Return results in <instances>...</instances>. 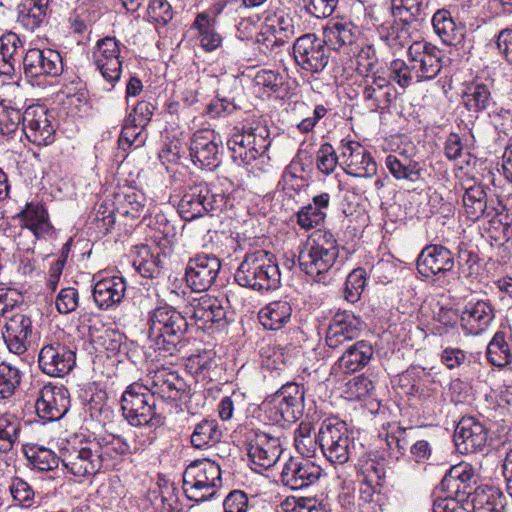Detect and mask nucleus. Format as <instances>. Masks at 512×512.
Segmentation results:
<instances>
[{
    "instance_id": "obj_1",
    "label": "nucleus",
    "mask_w": 512,
    "mask_h": 512,
    "mask_svg": "<svg viewBox=\"0 0 512 512\" xmlns=\"http://www.w3.org/2000/svg\"><path fill=\"white\" fill-rule=\"evenodd\" d=\"M188 329L186 318L174 307L164 304L148 312V339L155 350L173 355Z\"/></svg>"
},
{
    "instance_id": "obj_2",
    "label": "nucleus",
    "mask_w": 512,
    "mask_h": 512,
    "mask_svg": "<svg viewBox=\"0 0 512 512\" xmlns=\"http://www.w3.org/2000/svg\"><path fill=\"white\" fill-rule=\"evenodd\" d=\"M234 280L243 287L270 291L279 287L280 271L273 254L257 250L246 255L234 274Z\"/></svg>"
},
{
    "instance_id": "obj_3",
    "label": "nucleus",
    "mask_w": 512,
    "mask_h": 512,
    "mask_svg": "<svg viewBox=\"0 0 512 512\" xmlns=\"http://www.w3.org/2000/svg\"><path fill=\"white\" fill-rule=\"evenodd\" d=\"M339 256V245L334 235L325 230L315 231L307 240L298 255L301 270L318 278L328 272Z\"/></svg>"
},
{
    "instance_id": "obj_4",
    "label": "nucleus",
    "mask_w": 512,
    "mask_h": 512,
    "mask_svg": "<svg viewBox=\"0 0 512 512\" xmlns=\"http://www.w3.org/2000/svg\"><path fill=\"white\" fill-rule=\"evenodd\" d=\"M121 410L123 417L132 426L157 428L165 422L156 399L139 382L130 384L122 393Z\"/></svg>"
},
{
    "instance_id": "obj_5",
    "label": "nucleus",
    "mask_w": 512,
    "mask_h": 512,
    "mask_svg": "<svg viewBox=\"0 0 512 512\" xmlns=\"http://www.w3.org/2000/svg\"><path fill=\"white\" fill-rule=\"evenodd\" d=\"M317 441L325 458L335 465H343L357 454L352 432L338 418H327L321 423Z\"/></svg>"
},
{
    "instance_id": "obj_6",
    "label": "nucleus",
    "mask_w": 512,
    "mask_h": 512,
    "mask_svg": "<svg viewBox=\"0 0 512 512\" xmlns=\"http://www.w3.org/2000/svg\"><path fill=\"white\" fill-rule=\"evenodd\" d=\"M221 486L222 470L220 464L215 461L194 462L184 471L183 491L191 501L211 499Z\"/></svg>"
},
{
    "instance_id": "obj_7",
    "label": "nucleus",
    "mask_w": 512,
    "mask_h": 512,
    "mask_svg": "<svg viewBox=\"0 0 512 512\" xmlns=\"http://www.w3.org/2000/svg\"><path fill=\"white\" fill-rule=\"evenodd\" d=\"M269 133L265 127L235 126L226 144L231 159L239 166L248 165L268 149Z\"/></svg>"
},
{
    "instance_id": "obj_8",
    "label": "nucleus",
    "mask_w": 512,
    "mask_h": 512,
    "mask_svg": "<svg viewBox=\"0 0 512 512\" xmlns=\"http://www.w3.org/2000/svg\"><path fill=\"white\" fill-rule=\"evenodd\" d=\"M303 402V389L294 382H288L276 393L268 396L262 408L273 424L294 423L302 415Z\"/></svg>"
},
{
    "instance_id": "obj_9",
    "label": "nucleus",
    "mask_w": 512,
    "mask_h": 512,
    "mask_svg": "<svg viewBox=\"0 0 512 512\" xmlns=\"http://www.w3.org/2000/svg\"><path fill=\"white\" fill-rule=\"evenodd\" d=\"M97 450L93 439L74 437L60 449V460L64 468L74 476L85 477L100 471Z\"/></svg>"
},
{
    "instance_id": "obj_10",
    "label": "nucleus",
    "mask_w": 512,
    "mask_h": 512,
    "mask_svg": "<svg viewBox=\"0 0 512 512\" xmlns=\"http://www.w3.org/2000/svg\"><path fill=\"white\" fill-rule=\"evenodd\" d=\"M296 64L310 73H319L329 63L330 52L327 42L313 33L304 34L293 44Z\"/></svg>"
},
{
    "instance_id": "obj_11",
    "label": "nucleus",
    "mask_w": 512,
    "mask_h": 512,
    "mask_svg": "<svg viewBox=\"0 0 512 512\" xmlns=\"http://www.w3.org/2000/svg\"><path fill=\"white\" fill-rule=\"evenodd\" d=\"M408 60L418 82L434 79L442 69L444 53L426 41H415L408 47Z\"/></svg>"
},
{
    "instance_id": "obj_12",
    "label": "nucleus",
    "mask_w": 512,
    "mask_h": 512,
    "mask_svg": "<svg viewBox=\"0 0 512 512\" xmlns=\"http://www.w3.org/2000/svg\"><path fill=\"white\" fill-rule=\"evenodd\" d=\"M25 76L38 84L46 77H58L64 65L60 53L53 49H28L22 59Z\"/></svg>"
},
{
    "instance_id": "obj_13",
    "label": "nucleus",
    "mask_w": 512,
    "mask_h": 512,
    "mask_svg": "<svg viewBox=\"0 0 512 512\" xmlns=\"http://www.w3.org/2000/svg\"><path fill=\"white\" fill-rule=\"evenodd\" d=\"M41 371L51 377H64L76 365V353L69 346L57 340L44 343L38 355Z\"/></svg>"
},
{
    "instance_id": "obj_14",
    "label": "nucleus",
    "mask_w": 512,
    "mask_h": 512,
    "mask_svg": "<svg viewBox=\"0 0 512 512\" xmlns=\"http://www.w3.org/2000/svg\"><path fill=\"white\" fill-rule=\"evenodd\" d=\"M157 400L177 401L185 391V382L176 371L168 367L150 370L139 382Z\"/></svg>"
},
{
    "instance_id": "obj_15",
    "label": "nucleus",
    "mask_w": 512,
    "mask_h": 512,
    "mask_svg": "<svg viewBox=\"0 0 512 512\" xmlns=\"http://www.w3.org/2000/svg\"><path fill=\"white\" fill-rule=\"evenodd\" d=\"M53 114L42 105L29 106L23 113L22 130L31 143L46 146L54 141Z\"/></svg>"
},
{
    "instance_id": "obj_16",
    "label": "nucleus",
    "mask_w": 512,
    "mask_h": 512,
    "mask_svg": "<svg viewBox=\"0 0 512 512\" xmlns=\"http://www.w3.org/2000/svg\"><path fill=\"white\" fill-rule=\"evenodd\" d=\"M92 58L103 79L114 87L122 71L119 42L114 37L98 40L93 48Z\"/></svg>"
},
{
    "instance_id": "obj_17",
    "label": "nucleus",
    "mask_w": 512,
    "mask_h": 512,
    "mask_svg": "<svg viewBox=\"0 0 512 512\" xmlns=\"http://www.w3.org/2000/svg\"><path fill=\"white\" fill-rule=\"evenodd\" d=\"M489 430L476 418L463 417L458 422L454 442L461 453H476L483 451L487 446Z\"/></svg>"
},
{
    "instance_id": "obj_18",
    "label": "nucleus",
    "mask_w": 512,
    "mask_h": 512,
    "mask_svg": "<svg viewBox=\"0 0 512 512\" xmlns=\"http://www.w3.org/2000/svg\"><path fill=\"white\" fill-rule=\"evenodd\" d=\"M280 439L267 433H254L253 440L247 446V456L255 471L273 467L282 454Z\"/></svg>"
},
{
    "instance_id": "obj_19",
    "label": "nucleus",
    "mask_w": 512,
    "mask_h": 512,
    "mask_svg": "<svg viewBox=\"0 0 512 512\" xmlns=\"http://www.w3.org/2000/svg\"><path fill=\"white\" fill-rule=\"evenodd\" d=\"M221 261L212 255H199L189 260L185 278L187 285L195 292L206 291L215 281Z\"/></svg>"
},
{
    "instance_id": "obj_20",
    "label": "nucleus",
    "mask_w": 512,
    "mask_h": 512,
    "mask_svg": "<svg viewBox=\"0 0 512 512\" xmlns=\"http://www.w3.org/2000/svg\"><path fill=\"white\" fill-rule=\"evenodd\" d=\"M340 149L346 174L360 178H371L376 175L377 163L359 142L347 141L341 144Z\"/></svg>"
},
{
    "instance_id": "obj_21",
    "label": "nucleus",
    "mask_w": 512,
    "mask_h": 512,
    "mask_svg": "<svg viewBox=\"0 0 512 512\" xmlns=\"http://www.w3.org/2000/svg\"><path fill=\"white\" fill-rule=\"evenodd\" d=\"M322 474V468L305 458H290L281 472V481L291 490H299L315 484Z\"/></svg>"
},
{
    "instance_id": "obj_22",
    "label": "nucleus",
    "mask_w": 512,
    "mask_h": 512,
    "mask_svg": "<svg viewBox=\"0 0 512 512\" xmlns=\"http://www.w3.org/2000/svg\"><path fill=\"white\" fill-rule=\"evenodd\" d=\"M70 397L63 386L45 385L36 401V412L45 421L61 419L69 410Z\"/></svg>"
},
{
    "instance_id": "obj_23",
    "label": "nucleus",
    "mask_w": 512,
    "mask_h": 512,
    "mask_svg": "<svg viewBox=\"0 0 512 512\" xmlns=\"http://www.w3.org/2000/svg\"><path fill=\"white\" fill-rule=\"evenodd\" d=\"M454 265L453 253L439 244L425 246L417 258V270L425 278L445 275L452 271Z\"/></svg>"
},
{
    "instance_id": "obj_24",
    "label": "nucleus",
    "mask_w": 512,
    "mask_h": 512,
    "mask_svg": "<svg viewBox=\"0 0 512 512\" xmlns=\"http://www.w3.org/2000/svg\"><path fill=\"white\" fill-rule=\"evenodd\" d=\"M495 319V308L489 300L469 301L460 316V325L466 335H480Z\"/></svg>"
},
{
    "instance_id": "obj_25",
    "label": "nucleus",
    "mask_w": 512,
    "mask_h": 512,
    "mask_svg": "<svg viewBox=\"0 0 512 512\" xmlns=\"http://www.w3.org/2000/svg\"><path fill=\"white\" fill-rule=\"evenodd\" d=\"M93 443L99 456L100 470L115 469L121 463L123 456L132 453V447L121 435L106 434L95 437Z\"/></svg>"
},
{
    "instance_id": "obj_26",
    "label": "nucleus",
    "mask_w": 512,
    "mask_h": 512,
    "mask_svg": "<svg viewBox=\"0 0 512 512\" xmlns=\"http://www.w3.org/2000/svg\"><path fill=\"white\" fill-rule=\"evenodd\" d=\"M32 334V321L22 313H13L5 319L3 340L8 350L16 355L28 349V338Z\"/></svg>"
},
{
    "instance_id": "obj_27",
    "label": "nucleus",
    "mask_w": 512,
    "mask_h": 512,
    "mask_svg": "<svg viewBox=\"0 0 512 512\" xmlns=\"http://www.w3.org/2000/svg\"><path fill=\"white\" fill-rule=\"evenodd\" d=\"M361 320L348 311L337 312L326 333V344L337 349L341 345L356 339L360 334Z\"/></svg>"
},
{
    "instance_id": "obj_28",
    "label": "nucleus",
    "mask_w": 512,
    "mask_h": 512,
    "mask_svg": "<svg viewBox=\"0 0 512 512\" xmlns=\"http://www.w3.org/2000/svg\"><path fill=\"white\" fill-rule=\"evenodd\" d=\"M127 284L122 276L113 275L98 280L93 287V299L99 309L107 310L121 303Z\"/></svg>"
},
{
    "instance_id": "obj_29",
    "label": "nucleus",
    "mask_w": 512,
    "mask_h": 512,
    "mask_svg": "<svg viewBox=\"0 0 512 512\" xmlns=\"http://www.w3.org/2000/svg\"><path fill=\"white\" fill-rule=\"evenodd\" d=\"M189 151L194 164L199 163L202 167L212 170L220 163L218 159V143L209 131H197L194 133L191 138Z\"/></svg>"
},
{
    "instance_id": "obj_30",
    "label": "nucleus",
    "mask_w": 512,
    "mask_h": 512,
    "mask_svg": "<svg viewBox=\"0 0 512 512\" xmlns=\"http://www.w3.org/2000/svg\"><path fill=\"white\" fill-rule=\"evenodd\" d=\"M185 313L196 321H203L205 325L211 323L221 327L224 319L222 300L208 294L192 299Z\"/></svg>"
},
{
    "instance_id": "obj_31",
    "label": "nucleus",
    "mask_w": 512,
    "mask_h": 512,
    "mask_svg": "<svg viewBox=\"0 0 512 512\" xmlns=\"http://www.w3.org/2000/svg\"><path fill=\"white\" fill-rule=\"evenodd\" d=\"M374 350L370 343L361 340L348 345L342 356L336 361L333 370L351 374L364 368L373 357Z\"/></svg>"
},
{
    "instance_id": "obj_32",
    "label": "nucleus",
    "mask_w": 512,
    "mask_h": 512,
    "mask_svg": "<svg viewBox=\"0 0 512 512\" xmlns=\"http://www.w3.org/2000/svg\"><path fill=\"white\" fill-rule=\"evenodd\" d=\"M462 201L465 213L470 220L476 221L482 217H493L497 214L493 200H488L485 188L481 184L466 188Z\"/></svg>"
},
{
    "instance_id": "obj_33",
    "label": "nucleus",
    "mask_w": 512,
    "mask_h": 512,
    "mask_svg": "<svg viewBox=\"0 0 512 512\" xmlns=\"http://www.w3.org/2000/svg\"><path fill=\"white\" fill-rule=\"evenodd\" d=\"M208 191L201 186L189 187L178 203V212L186 221L201 217L208 211H215L217 207L207 202Z\"/></svg>"
},
{
    "instance_id": "obj_34",
    "label": "nucleus",
    "mask_w": 512,
    "mask_h": 512,
    "mask_svg": "<svg viewBox=\"0 0 512 512\" xmlns=\"http://www.w3.org/2000/svg\"><path fill=\"white\" fill-rule=\"evenodd\" d=\"M358 35L359 30L351 21L330 20L323 30L324 40L333 50L354 44Z\"/></svg>"
},
{
    "instance_id": "obj_35",
    "label": "nucleus",
    "mask_w": 512,
    "mask_h": 512,
    "mask_svg": "<svg viewBox=\"0 0 512 512\" xmlns=\"http://www.w3.org/2000/svg\"><path fill=\"white\" fill-rule=\"evenodd\" d=\"M50 0H22L17 6V21L26 30L35 31L47 22Z\"/></svg>"
},
{
    "instance_id": "obj_36",
    "label": "nucleus",
    "mask_w": 512,
    "mask_h": 512,
    "mask_svg": "<svg viewBox=\"0 0 512 512\" xmlns=\"http://www.w3.org/2000/svg\"><path fill=\"white\" fill-rule=\"evenodd\" d=\"M222 8L221 3H216L208 11L198 14L195 19L194 27L198 29L201 45L207 51L216 49L222 42V37L215 33L213 28L216 17L221 13Z\"/></svg>"
},
{
    "instance_id": "obj_37",
    "label": "nucleus",
    "mask_w": 512,
    "mask_h": 512,
    "mask_svg": "<svg viewBox=\"0 0 512 512\" xmlns=\"http://www.w3.org/2000/svg\"><path fill=\"white\" fill-rule=\"evenodd\" d=\"M462 103L468 111L474 113L489 109L494 104L490 87L478 81L466 84L462 93Z\"/></svg>"
},
{
    "instance_id": "obj_38",
    "label": "nucleus",
    "mask_w": 512,
    "mask_h": 512,
    "mask_svg": "<svg viewBox=\"0 0 512 512\" xmlns=\"http://www.w3.org/2000/svg\"><path fill=\"white\" fill-rule=\"evenodd\" d=\"M18 216L23 221L22 228L33 233L36 238L42 237L51 229L48 213L41 203H27Z\"/></svg>"
},
{
    "instance_id": "obj_39",
    "label": "nucleus",
    "mask_w": 512,
    "mask_h": 512,
    "mask_svg": "<svg viewBox=\"0 0 512 512\" xmlns=\"http://www.w3.org/2000/svg\"><path fill=\"white\" fill-rule=\"evenodd\" d=\"M292 307L287 301H273L263 307L258 318L267 330H279L290 321Z\"/></svg>"
},
{
    "instance_id": "obj_40",
    "label": "nucleus",
    "mask_w": 512,
    "mask_h": 512,
    "mask_svg": "<svg viewBox=\"0 0 512 512\" xmlns=\"http://www.w3.org/2000/svg\"><path fill=\"white\" fill-rule=\"evenodd\" d=\"M470 497L474 512H505V496L493 487H477Z\"/></svg>"
},
{
    "instance_id": "obj_41",
    "label": "nucleus",
    "mask_w": 512,
    "mask_h": 512,
    "mask_svg": "<svg viewBox=\"0 0 512 512\" xmlns=\"http://www.w3.org/2000/svg\"><path fill=\"white\" fill-rule=\"evenodd\" d=\"M385 164L397 180L415 182L420 178L421 168L419 163L402 153L397 155L389 154L385 159Z\"/></svg>"
},
{
    "instance_id": "obj_42",
    "label": "nucleus",
    "mask_w": 512,
    "mask_h": 512,
    "mask_svg": "<svg viewBox=\"0 0 512 512\" xmlns=\"http://www.w3.org/2000/svg\"><path fill=\"white\" fill-rule=\"evenodd\" d=\"M432 25L435 33L444 44L456 45L461 41L462 33L454 22L450 11L439 9L432 18Z\"/></svg>"
},
{
    "instance_id": "obj_43",
    "label": "nucleus",
    "mask_w": 512,
    "mask_h": 512,
    "mask_svg": "<svg viewBox=\"0 0 512 512\" xmlns=\"http://www.w3.org/2000/svg\"><path fill=\"white\" fill-rule=\"evenodd\" d=\"M379 33L380 39L394 52L401 50L410 43V23L403 19L394 21L387 26L383 25Z\"/></svg>"
},
{
    "instance_id": "obj_44",
    "label": "nucleus",
    "mask_w": 512,
    "mask_h": 512,
    "mask_svg": "<svg viewBox=\"0 0 512 512\" xmlns=\"http://www.w3.org/2000/svg\"><path fill=\"white\" fill-rule=\"evenodd\" d=\"M22 43L15 33L0 36V74L11 76L15 72L16 56Z\"/></svg>"
},
{
    "instance_id": "obj_45",
    "label": "nucleus",
    "mask_w": 512,
    "mask_h": 512,
    "mask_svg": "<svg viewBox=\"0 0 512 512\" xmlns=\"http://www.w3.org/2000/svg\"><path fill=\"white\" fill-rule=\"evenodd\" d=\"M223 433L216 420H203L198 423L191 435V444L194 448L203 449L213 447L222 439Z\"/></svg>"
},
{
    "instance_id": "obj_46",
    "label": "nucleus",
    "mask_w": 512,
    "mask_h": 512,
    "mask_svg": "<svg viewBox=\"0 0 512 512\" xmlns=\"http://www.w3.org/2000/svg\"><path fill=\"white\" fill-rule=\"evenodd\" d=\"M22 428L21 420L9 412L0 413V452H10L18 442Z\"/></svg>"
},
{
    "instance_id": "obj_47",
    "label": "nucleus",
    "mask_w": 512,
    "mask_h": 512,
    "mask_svg": "<svg viewBox=\"0 0 512 512\" xmlns=\"http://www.w3.org/2000/svg\"><path fill=\"white\" fill-rule=\"evenodd\" d=\"M23 453L34 469L38 471H49L58 466L60 455L57 456L52 450L37 444L25 445Z\"/></svg>"
},
{
    "instance_id": "obj_48",
    "label": "nucleus",
    "mask_w": 512,
    "mask_h": 512,
    "mask_svg": "<svg viewBox=\"0 0 512 512\" xmlns=\"http://www.w3.org/2000/svg\"><path fill=\"white\" fill-rule=\"evenodd\" d=\"M356 466L363 475V483L368 490H373L374 486H382L386 476L384 460H378L369 456L359 458Z\"/></svg>"
},
{
    "instance_id": "obj_49",
    "label": "nucleus",
    "mask_w": 512,
    "mask_h": 512,
    "mask_svg": "<svg viewBox=\"0 0 512 512\" xmlns=\"http://www.w3.org/2000/svg\"><path fill=\"white\" fill-rule=\"evenodd\" d=\"M473 478L474 473L471 466L467 463H460L450 468L442 480V485L448 489H455L456 493L462 491L470 497L473 492L467 491V488H470V482Z\"/></svg>"
},
{
    "instance_id": "obj_50",
    "label": "nucleus",
    "mask_w": 512,
    "mask_h": 512,
    "mask_svg": "<svg viewBox=\"0 0 512 512\" xmlns=\"http://www.w3.org/2000/svg\"><path fill=\"white\" fill-rule=\"evenodd\" d=\"M487 359L496 367H505L512 363V354L505 340V333L497 331L487 346Z\"/></svg>"
},
{
    "instance_id": "obj_51",
    "label": "nucleus",
    "mask_w": 512,
    "mask_h": 512,
    "mask_svg": "<svg viewBox=\"0 0 512 512\" xmlns=\"http://www.w3.org/2000/svg\"><path fill=\"white\" fill-rule=\"evenodd\" d=\"M308 110L309 106L304 101H296L293 103L292 111L297 117H302L296 125L297 129L302 134L311 132L317 122L324 118L328 112V109L322 104L315 106L312 111V116H306Z\"/></svg>"
},
{
    "instance_id": "obj_52",
    "label": "nucleus",
    "mask_w": 512,
    "mask_h": 512,
    "mask_svg": "<svg viewBox=\"0 0 512 512\" xmlns=\"http://www.w3.org/2000/svg\"><path fill=\"white\" fill-rule=\"evenodd\" d=\"M264 26L268 28V31H272L280 37V39L288 42L295 35V25L293 18L285 13L279 11L271 16H268L265 20Z\"/></svg>"
},
{
    "instance_id": "obj_53",
    "label": "nucleus",
    "mask_w": 512,
    "mask_h": 512,
    "mask_svg": "<svg viewBox=\"0 0 512 512\" xmlns=\"http://www.w3.org/2000/svg\"><path fill=\"white\" fill-rule=\"evenodd\" d=\"M231 184L234 186L233 182ZM243 196L244 189L240 181H237L235 188L226 196V217L237 223L245 221L244 218L247 216V207L243 202Z\"/></svg>"
},
{
    "instance_id": "obj_54",
    "label": "nucleus",
    "mask_w": 512,
    "mask_h": 512,
    "mask_svg": "<svg viewBox=\"0 0 512 512\" xmlns=\"http://www.w3.org/2000/svg\"><path fill=\"white\" fill-rule=\"evenodd\" d=\"M22 372L6 363H0V398L9 399L21 383Z\"/></svg>"
},
{
    "instance_id": "obj_55",
    "label": "nucleus",
    "mask_w": 512,
    "mask_h": 512,
    "mask_svg": "<svg viewBox=\"0 0 512 512\" xmlns=\"http://www.w3.org/2000/svg\"><path fill=\"white\" fill-rule=\"evenodd\" d=\"M145 141L146 134L144 133V127L125 120V124L118 140L119 148L124 151L132 146L138 148L141 147Z\"/></svg>"
},
{
    "instance_id": "obj_56",
    "label": "nucleus",
    "mask_w": 512,
    "mask_h": 512,
    "mask_svg": "<svg viewBox=\"0 0 512 512\" xmlns=\"http://www.w3.org/2000/svg\"><path fill=\"white\" fill-rule=\"evenodd\" d=\"M424 9V0H392L393 14L408 22L419 19Z\"/></svg>"
},
{
    "instance_id": "obj_57",
    "label": "nucleus",
    "mask_w": 512,
    "mask_h": 512,
    "mask_svg": "<svg viewBox=\"0 0 512 512\" xmlns=\"http://www.w3.org/2000/svg\"><path fill=\"white\" fill-rule=\"evenodd\" d=\"M23 113L19 109L7 105L0 101V135L10 136L22 123Z\"/></svg>"
},
{
    "instance_id": "obj_58",
    "label": "nucleus",
    "mask_w": 512,
    "mask_h": 512,
    "mask_svg": "<svg viewBox=\"0 0 512 512\" xmlns=\"http://www.w3.org/2000/svg\"><path fill=\"white\" fill-rule=\"evenodd\" d=\"M389 79L405 89L412 84L414 70L402 59H395L388 66Z\"/></svg>"
},
{
    "instance_id": "obj_59",
    "label": "nucleus",
    "mask_w": 512,
    "mask_h": 512,
    "mask_svg": "<svg viewBox=\"0 0 512 512\" xmlns=\"http://www.w3.org/2000/svg\"><path fill=\"white\" fill-rule=\"evenodd\" d=\"M338 164V157L333 146L330 143H324L320 146L316 154V167L325 174H332Z\"/></svg>"
},
{
    "instance_id": "obj_60",
    "label": "nucleus",
    "mask_w": 512,
    "mask_h": 512,
    "mask_svg": "<svg viewBox=\"0 0 512 512\" xmlns=\"http://www.w3.org/2000/svg\"><path fill=\"white\" fill-rule=\"evenodd\" d=\"M121 213L132 219L139 218L145 212V197L141 193L130 192L124 195L120 204Z\"/></svg>"
},
{
    "instance_id": "obj_61",
    "label": "nucleus",
    "mask_w": 512,
    "mask_h": 512,
    "mask_svg": "<svg viewBox=\"0 0 512 512\" xmlns=\"http://www.w3.org/2000/svg\"><path fill=\"white\" fill-rule=\"evenodd\" d=\"M256 43L259 45V49L266 55L278 54L283 45L287 42L280 39L278 35L272 31H268V28L263 26L262 30L256 36Z\"/></svg>"
},
{
    "instance_id": "obj_62",
    "label": "nucleus",
    "mask_w": 512,
    "mask_h": 512,
    "mask_svg": "<svg viewBox=\"0 0 512 512\" xmlns=\"http://www.w3.org/2000/svg\"><path fill=\"white\" fill-rule=\"evenodd\" d=\"M9 490L13 499L19 504L26 508L32 506L34 491L26 481L18 477L12 479Z\"/></svg>"
},
{
    "instance_id": "obj_63",
    "label": "nucleus",
    "mask_w": 512,
    "mask_h": 512,
    "mask_svg": "<svg viewBox=\"0 0 512 512\" xmlns=\"http://www.w3.org/2000/svg\"><path fill=\"white\" fill-rule=\"evenodd\" d=\"M325 217V211H320L309 203L297 213V222L301 228L309 230L321 224Z\"/></svg>"
},
{
    "instance_id": "obj_64",
    "label": "nucleus",
    "mask_w": 512,
    "mask_h": 512,
    "mask_svg": "<svg viewBox=\"0 0 512 512\" xmlns=\"http://www.w3.org/2000/svg\"><path fill=\"white\" fill-rule=\"evenodd\" d=\"M148 17L158 24H167L173 18V10L166 0H151L148 6Z\"/></svg>"
}]
</instances>
